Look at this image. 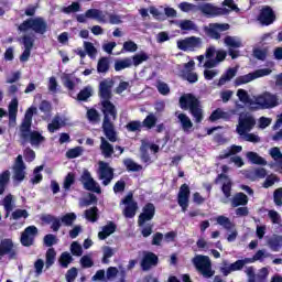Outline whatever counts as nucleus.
Listing matches in <instances>:
<instances>
[{
    "label": "nucleus",
    "mask_w": 282,
    "mask_h": 282,
    "mask_svg": "<svg viewBox=\"0 0 282 282\" xmlns=\"http://www.w3.org/2000/svg\"><path fill=\"white\" fill-rule=\"evenodd\" d=\"M34 111L36 108H29L25 111L24 118L20 124V144L25 147L29 142L34 149H39L45 142V137L36 131L32 130V118H34Z\"/></svg>",
    "instance_id": "1"
},
{
    "label": "nucleus",
    "mask_w": 282,
    "mask_h": 282,
    "mask_svg": "<svg viewBox=\"0 0 282 282\" xmlns=\"http://www.w3.org/2000/svg\"><path fill=\"white\" fill-rule=\"evenodd\" d=\"M101 111L104 113V121L101 126L104 134L109 142H118V132L116 131V126L112 122V120L118 118V110L116 109V105L111 102V99L101 100Z\"/></svg>",
    "instance_id": "2"
},
{
    "label": "nucleus",
    "mask_w": 282,
    "mask_h": 282,
    "mask_svg": "<svg viewBox=\"0 0 282 282\" xmlns=\"http://www.w3.org/2000/svg\"><path fill=\"white\" fill-rule=\"evenodd\" d=\"M181 109H189L191 116L194 118L196 124H199L204 120V110L202 109V102L195 95L185 94L180 97Z\"/></svg>",
    "instance_id": "3"
},
{
    "label": "nucleus",
    "mask_w": 282,
    "mask_h": 282,
    "mask_svg": "<svg viewBox=\"0 0 282 282\" xmlns=\"http://www.w3.org/2000/svg\"><path fill=\"white\" fill-rule=\"evenodd\" d=\"M19 32H28V30H33L35 34H45L47 32V21L42 17L29 18L24 20L19 26Z\"/></svg>",
    "instance_id": "4"
},
{
    "label": "nucleus",
    "mask_w": 282,
    "mask_h": 282,
    "mask_svg": "<svg viewBox=\"0 0 282 282\" xmlns=\"http://www.w3.org/2000/svg\"><path fill=\"white\" fill-rule=\"evenodd\" d=\"M279 106V99L276 95L270 93H263L258 96L253 104V111H259V109H273V107Z\"/></svg>",
    "instance_id": "5"
},
{
    "label": "nucleus",
    "mask_w": 282,
    "mask_h": 282,
    "mask_svg": "<svg viewBox=\"0 0 282 282\" xmlns=\"http://www.w3.org/2000/svg\"><path fill=\"white\" fill-rule=\"evenodd\" d=\"M272 74V69L270 68H260L247 75L238 76L235 79V86L241 87V85H248V83H252V80H257V78H263V76H270Z\"/></svg>",
    "instance_id": "6"
},
{
    "label": "nucleus",
    "mask_w": 282,
    "mask_h": 282,
    "mask_svg": "<svg viewBox=\"0 0 282 282\" xmlns=\"http://www.w3.org/2000/svg\"><path fill=\"white\" fill-rule=\"evenodd\" d=\"M194 265L196 270L199 271V273L205 279H210L215 276V271L213 270V265L210 264V259L208 256H198L194 259Z\"/></svg>",
    "instance_id": "7"
},
{
    "label": "nucleus",
    "mask_w": 282,
    "mask_h": 282,
    "mask_svg": "<svg viewBox=\"0 0 282 282\" xmlns=\"http://www.w3.org/2000/svg\"><path fill=\"white\" fill-rule=\"evenodd\" d=\"M7 257L9 261H14L19 257V252L14 249V242L10 238L0 241V261Z\"/></svg>",
    "instance_id": "8"
},
{
    "label": "nucleus",
    "mask_w": 282,
    "mask_h": 282,
    "mask_svg": "<svg viewBox=\"0 0 282 282\" xmlns=\"http://www.w3.org/2000/svg\"><path fill=\"white\" fill-rule=\"evenodd\" d=\"M79 182L83 184L85 191H89L90 193H97V195H100L102 193V189L100 188V185L91 177V172L89 170H84Z\"/></svg>",
    "instance_id": "9"
},
{
    "label": "nucleus",
    "mask_w": 282,
    "mask_h": 282,
    "mask_svg": "<svg viewBox=\"0 0 282 282\" xmlns=\"http://www.w3.org/2000/svg\"><path fill=\"white\" fill-rule=\"evenodd\" d=\"M177 47L182 50V52H195V50L202 47V37L191 36L180 40L177 41Z\"/></svg>",
    "instance_id": "10"
},
{
    "label": "nucleus",
    "mask_w": 282,
    "mask_h": 282,
    "mask_svg": "<svg viewBox=\"0 0 282 282\" xmlns=\"http://www.w3.org/2000/svg\"><path fill=\"white\" fill-rule=\"evenodd\" d=\"M39 235V228L36 226L32 225L26 227L20 237V242L24 248H30V246H34V240L36 239V236Z\"/></svg>",
    "instance_id": "11"
},
{
    "label": "nucleus",
    "mask_w": 282,
    "mask_h": 282,
    "mask_svg": "<svg viewBox=\"0 0 282 282\" xmlns=\"http://www.w3.org/2000/svg\"><path fill=\"white\" fill-rule=\"evenodd\" d=\"M153 217H155V205L153 203H147L138 217L139 228H144L147 221H151Z\"/></svg>",
    "instance_id": "12"
},
{
    "label": "nucleus",
    "mask_w": 282,
    "mask_h": 282,
    "mask_svg": "<svg viewBox=\"0 0 282 282\" xmlns=\"http://www.w3.org/2000/svg\"><path fill=\"white\" fill-rule=\"evenodd\" d=\"M191 199V187L188 184L184 183L181 185L178 194H177V204L182 209V213H186L188 210Z\"/></svg>",
    "instance_id": "13"
},
{
    "label": "nucleus",
    "mask_w": 282,
    "mask_h": 282,
    "mask_svg": "<svg viewBox=\"0 0 282 282\" xmlns=\"http://www.w3.org/2000/svg\"><path fill=\"white\" fill-rule=\"evenodd\" d=\"M257 120L252 116L246 115L243 118L239 119V123L236 128L238 135H246L248 132L254 129Z\"/></svg>",
    "instance_id": "14"
},
{
    "label": "nucleus",
    "mask_w": 282,
    "mask_h": 282,
    "mask_svg": "<svg viewBox=\"0 0 282 282\" xmlns=\"http://www.w3.org/2000/svg\"><path fill=\"white\" fill-rule=\"evenodd\" d=\"M160 263V258L158 254L151 251H143V257L141 259L140 265L143 272H149L151 268H155Z\"/></svg>",
    "instance_id": "15"
},
{
    "label": "nucleus",
    "mask_w": 282,
    "mask_h": 282,
    "mask_svg": "<svg viewBox=\"0 0 282 282\" xmlns=\"http://www.w3.org/2000/svg\"><path fill=\"white\" fill-rule=\"evenodd\" d=\"M258 21L264 26L272 25V23L276 21V14L274 13V10H272V7H263L258 15Z\"/></svg>",
    "instance_id": "16"
},
{
    "label": "nucleus",
    "mask_w": 282,
    "mask_h": 282,
    "mask_svg": "<svg viewBox=\"0 0 282 282\" xmlns=\"http://www.w3.org/2000/svg\"><path fill=\"white\" fill-rule=\"evenodd\" d=\"M99 180H104V186H109L111 180H113V169H111L109 163L105 161L99 162Z\"/></svg>",
    "instance_id": "17"
},
{
    "label": "nucleus",
    "mask_w": 282,
    "mask_h": 282,
    "mask_svg": "<svg viewBox=\"0 0 282 282\" xmlns=\"http://www.w3.org/2000/svg\"><path fill=\"white\" fill-rule=\"evenodd\" d=\"M22 44L24 46V51L20 55V63H28L30 61V56L32 55V48L34 47V37L31 35H23Z\"/></svg>",
    "instance_id": "18"
},
{
    "label": "nucleus",
    "mask_w": 282,
    "mask_h": 282,
    "mask_svg": "<svg viewBox=\"0 0 282 282\" xmlns=\"http://www.w3.org/2000/svg\"><path fill=\"white\" fill-rule=\"evenodd\" d=\"M199 12L205 17H219L221 14H228V9H223L213 6L212 3H204L198 6Z\"/></svg>",
    "instance_id": "19"
},
{
    "label": "nucleus",
    "mask_w": 282,
    "mask_h": 282,
    "mask_svg": "<svg viewBox=\"0 0 282 282\" xmlns=\"http://www.w3.org/2000/svg\"><path fill=\"white\" fill-rule=\"evenodd\" d=\"M227 30H230V24L224 23H213L209 24V28L206 29L207 35H209L210 39H214L215 41H219L221 39V34L219 32H226Z\"/></svg>",
    "instance_id": "20"
},
{
    "label": "nucleus",
    "mask_w": 282,
    "mask_h": 282,
    "mask_svg": "<svg viewBox=\"0 0 282 282\" xmlns=\"http://www.w3.org/2000/svg\"><path fill=\"white\" fill-rule=\"evenodd\" d=\"M113 88V80L104 79L99 83V97L101 100H111L113 94L111 89Z\"/></svg>",
    "instance_id": "21"
},
{
    "label": "nucleus",
    "mask_w": 282,
    "mask_h": 282,
    "mask_svg": "<svg viewBox=\"0 0 282 282\" xmlns=\"http://www.w3.org/2000/svg\"><path fill=\"white\" fill-rule=\"evenodd\" d=\"M101 155L107 160L111 158L115 153L113 145L105 139V137H100V145H99Z\"/></svg>",
    "instance_id": "22"
},
{
    "label": "nucleus",
    "mask_w": 282,
    "mask_h": 282,
    "mask_svg": "<svg viewBox=\"0 0 282 282\" xmlns=\"http://www.w3.org/2000/svg\"><path fill=\"white\" fill-rule=\"evenodd\" d=\"M118 226H116V223L109 221L106 226L102 227V230L98 232V239L101 241H105L107 237H111L113 232H116Z\"/></svg>",
    "instance_id": "23"
},
{
    "label": "nucleus",
    "mask_w": 282,
    "mask_h": 282,
    "mask_svg": "<svg viewBox=\"0 0 282 282\" xmlns=\"http://www.w3.org/2000/svg\"><path fill=\"white\" fill-rule=\"evenodd\" d=\"M232 208H239V206H248V195L243 192L236 193L231 199Z\"/></svg>",
    "instance_id": "24"
},
{
    "label": "nucleus",
    "mask_w": 282,
    "mask_h": 282,
    "mask_svg": "<svg viewBox=\"0 0 282 282\" xmlns=\"http://www.w3.org/2000/svg\"><path fill=\"white\" fill-rule=\"evenodd\" d=\"M87 19H96L99 23H107V15L99 9H88L86 11Z\"/></svg>",
    "instance_id": "25"
},
{
    "label": "nucleus",
    "mask_w": 282,
    "mask_h": 282,
    "mask_svg": "<svg viewBox=\"0 0 282 282\" xmlns=\"http://www.w3.org/2000/svg\"><path fill=\"white\" fill-rule=\"evenodd\" d=\"M237 72H239L237 67L228 68L218 80L219 87L226 85L228 82H230L231 78H235V76H237Z\"/></svg>",
    "instance_id": "26"
},
{
    "label": "nucleus",
    "mask_w": 282,
    "mask_h": 282,
    "mask_svg": "<svg viewBox=\"0 0 282 282\" xmlns=\"http://www.w3.org/2000/svg\"><path fill=\"white\" fill-rule=\"evenodd\" d=\"M268 176V170L265 167H257L253 171L247 173L248 180L254 182L256 180H263Z\"/></svg>",
    "instance_id": "27"
},
{
    "label": "nucleus",
    "mask_w": 282,
    "mask_h": 282,
    "mask_svg": "<svg viewBox=\"0 0 282 282\" xmlns=\"http://www.w3.org/2000/svg\"><path fill=\"white\" fill-rule=\"evenodd\" d=\"M267 245L272 252H279L282 248V236L273 235L267 240Z\"/></svg>",
    "instance_id": "28"
},
{
    "label": "nucleus",
    "mask_w": 282,
    "mask_h": 282,
    "mask_svg": "<svg viewBox=\"0 0 282 282\" xmlns=\"http://www.w3.org/2000/svg\"><path fill=\"white\" fill-rule=\"evenodd\" d=\"M10 170H4L2 173H0V196L3 195V193H6V189L10 184Z\"/></svg>",
    "instance_id": "29"
},
{
    "label": "nucleus",
    "mask_w": 282,
    "mask_h": 282,
    "mask_svg": "<svg viewBox=\"0 0 282 282\" xmlns=\"http://www.w3.org/2000/svg\"><path fill=\"white\" fill-rule=\"evenodd\" d=\"M237 96L240 100V102H243V105H249L250 109H254V100L250 98V95L246 91V89H238Z\"/></svg>",
    "instance_id": "30"
},
{
    "label": "nucleus",
    "mask_w": 282,
    "mask_h": 282,
    "mask_svg": "<svg viewBox=\"0 0 282 282\" xmlns=\"http://www.w3.org/2000/svg\"><path fill=\"white\" fill-rule=\"evenodd\" d=\"M247 158L251 164H258L259 166H265L268 164V161L257 152H248Z\"/></svg>",
    "instance_id": "31"
},
{
    "label": "nucleus",
    "mask_w": 282,
    "mask_h": 282,
    "mask_svg": "<svg viewBox=\"0 0 282 282\" xmlns=\"http://www.w3.org/2000/svg\"><path fill=\"white\" fill-rule=\"evenodd\" d=\"M94 96V89H91L90 86L84 87L78 94H77V100L79 102H87L89 98Z\"/></svg>",
    "instance_id": "32"
},
{
    "label": "nucleus",
    "mask_w": 282,
    "mask_h": 282,
    "mask_svg": "<svg viewBox=\"0 0 282 282\" xmlns=\"http://www.w3.org/2000/svg\"><path fill=\"white\" fill-rule=\"evenodd\" d=\"M17 113H19V99L13 98L9 104V120L17 122Z\"/></svg>",
    "instance_id": "33"
},
{
    "label": "nucleus",
    "mask_w": 282,
    "mask_h": 282,
    "mask_svg": "<svg viewBox=\"0 0 282 282\" xmlns=\"http://www.w3.org/2000/svg\"><path fill=\"white\" fill-rule=\"evenodd\" d=\"M177 118L178 121L181 122L183 131L188 132L191 131V129H193V121H191V118H188L186 113H180Z\"/></svg>",
    "instance_id": "34"
},
{
    "label": "nucleus",
    "mask_w": 282,
    "mask_h": 282,
    "mask_svg": "<svg viewBox=\"0 0 282 282\" xmlns=\"http://www.w3.org/2000/svg\"><path fill=\"white\" fill-rule=\"evenodd\" d=\"M133 65L131 57H126L123 59H118L115 62V72H122Z\"/></svg>",
    "instance_id": "35"
},
{
    "label": "nucleus",
    "mask_w": 282,
    "mask_h": 282,
    "mask_svg": "<svg viewBox=\"0 0 282 282\" xmlns=\"http://www.w3.org/2000/svg\"><path fill=\"white\" fill-rule=\"evenodd\" d=\"M216 221L218 224V226H223V228H225V230H235V225L234 223L230 220V218L220 215L216 218Z\"/></svg>",
    "instance_id": "36"
},
{
    "label": "nucleus",
    "mask_w": 282,
    "mask_h": 282,
    "mask_svg": "<svg viewBox=\"0 0 282 282\" xmlns=\"http://www.w3.org/2000/svg\"><path fill=\"white\" fill-rule=\"evenodd\" d=\"M135 213H138V203L126 205L123 209V216L126 219H133V217H135Z\"/></svg>",
    "instance_id": "37"
},
{
    "label": "nucleus",
    "mask_w": 282,
    "mask_h": 282,
    "mask_svg": "<svg viewBox=\"0 0 282 282\" xmlns=\"http://www.w3.org/2000/svg\"><path fill=\"white\" fill-rule=\"evenodd\" d=\"M123 164H124L127 171L130 173H138V172L142 171V165L135 163L131 159L123 160Z\"/></svg>",
    "instance_id": "38"
},
{
    "label": "nucleus",
    "mask_w": 282,
    "mask_h": 282,
    "mask_svg": "<svg viewBox=\"0 0 282 282\" xmlns=\"http://www.w3.org/2000/svg\"><path fill=\"white\" fill-rule=\"evenodd\" d=\"M98 74H107L109 72V57H100L97 63Z\"/></svg>",
    "instance_id": "39"
},
{
    "label": "nucleus",
    "mask_w": 282,
    "mask_h": 282,
    "mask_svg": "<svg viewBox=\"0 0 282 282\" xmlns=\"http://www.w3.org/2000/svg\"><path fill=\"white\" fill-rule=\"evenodd\" d=\"M85 218L93 224L98 221V207L94 206L85 210Z\"/></svg>",
    "instance_id": "40"
},
{
    "label": "nucleus",
    "mask_w": 282,
    "mask_h": 282,
    "mask_svg": "<svg viewBox=\"0 0 282 282\" xmlns=\"http://www.w3.org/2000/svg\"><path fill=\"white\" fill-rule=\"evenodd\" d=\"M132 61V65L134 67H138L139 65H142V63L147 62L149 59V55L144 52H141L139 54L133 55L130 57Z\"/></svg>",
    "instance_id": "41"
},
{
    "label": "nucleus",
    "mask_w": 282,
    "mask_h": 282,
    "mask_svg": "<svg viewBox=\"0 0 282 282\" xmlns=\"http://www.w3.org/2000/svg\"><path fill=\"white\" fill-rule=\"evenodd\" d=\"M141 124H142V127H145L147 129H153V127H155V124H158V117H155V115H153V113L148 115Z\"/></svg>",
    "instance_id": "42"
},
{
    "label": "nucleus",
    "mask_w": 282,
    "mask_h": 282,
    "mask_svg": "<svg viewBox=\"0 0 282 282\" xmlns=\"http://www.w3.org/2000/svg\"><path fill=\"white\" fill-rule=\"evenodd\" d=\"M74 184H76V175L73 172H70L64 178L63 188L65 191H69V188H72Z\"/></svg>",
    "instance_id": "43"
},
{
    "label": "nucleus",
    "mask_w": 282,
    "mask_h": 282,
    "mask_svg": "<svg viewBox=\"0 0 282 282\" xmlns=\"http://www.w3.org/2000/svg\"><path fill=\"white\" fill-rule=\"evenodd\" d=\"M126 129L131 133H135V131H142V122L140 120L129 121L126 124Z\"/></svg>",
    "instance_id": "44"
},
{
    "label": "nucleus",
    "mask_w": 282,
    "mask_h": 282,
    "mask_svg": "<svg viewBox=\"0 0 282 282\" xmlns=\"http://www.w3.org/2000/svg\"><path fill=\"white\" fill-rule=\"evenodd\" d=\"M178 8L182 12H197L199 10V6L189 2H181Z\"/></svg>",
    "instance_id": "45"
},
{
    "label": "nucleus",
    "mask_w": 282,
    "mask_h": 282,
    "mask_svg": "<svg viewBox=\"0 0 282 282\" xmlns=\"http://www.w3.org/2000/svg\"><path fill=\"white\" fill-rule=\"evenodd\" d=\"M72 261H74V258L69 252H63L58 260L62 268H69V263H72Z\"/></svg>",
    "instance_id": "46"
},
{
    "label": "nucleus",
    "mask_w": 282,
    "mask_h": 282,
    "mask_svg": "<svg viewBox=\"0 0 282 282\" xmlns=\"http://www.w3.org/2000/svg\"><path fill=\"white\" fill-rule=\"evenodd\" d=\"M61 127H63V124L61 123V117L56 116L53 118L52 122L48 123L47 130L50 131V133H55L56 131H58V129H61Z\"/></svg>",
    "instance_id": "47"
},
{
    "label": "nucleus",
    "mask_w": 282,
    "mask_h": 282,
    "mask_svg": "<svg viewBox=\"0 0 282 282\" xmlns=\"http://www.w3.org/2000/svg\"><path fill=\"white\" fill-rule=\"evenodd\" d=\"M84 47L89 58H96V55L98 54V50H96V46H94V43L84 42Z\"/></svg>",
    "instance_id": "48"
},
{
    "label": "nucleus",
    "mask_w": 282,
    "mask_h": 282,
    "mask_svg": "<svg viewBox=\"0 0 282 282\" xmlns=\"http://www.w3.org/2000/svg\"><path fill=\"white\" fill-rule=\"evenodd\" d=\"M86 116L89 122H100V113L96 108L88 109Z\"/></svg>",
    "instance_id": "49"
},
{
    "label": "nucleus",
    "mask_w": 282,
    "mask_h": 282,
    "mask_svg": "<svg viewBox=\"0 0 282 282\" xmlns=\"http://www.w3.org/2000/svg\"><path fill=\"white\" fill-rule=\"evenodd\" d=\"M54 261H56V250H54V248H50L46 251V268H52V265H54Z\"/></svg>",
    "instance_id": "50"
},
{
    "label": "nucleus",
    "mask_w": 282,
    "mask_h": 282,
    "mask_svg": "<svg viewBox=\"0 0 282 282\" xmlns=\"http://www.w3.org/2000/svg\"><path fill=\"white\" fill-rule=\"evenodd\" d=\"M80 155H83L82 147H76V148L69 149L66 152V158H68V160H75V158H80Z\"/></svg>",
    "instance_id": "51"
},
{
    "label": "nucleus",
    "mask_w": 282,
    "mask_h": 282,
    "mask_svg": "<svg viewBox=\"0 0 282 282\" xmlns=\"http://www.w3.org/2000/svg\"><path fill=\"white\" fill-rule=\"evenodd\" d=\"M248 263H250V258H245V259H242V260H237L236 262H234V263L230 264V265H231V270H232L234 272H237V271H239V270H243V267H245L246 264H248Z\"/></svg>",
    "instance_id": "52"
},
{
    "label": "nucleus",
    "mask_w": 282,
    "mask_h": 282,
    "mask_svg": "<svg viewBox=\"0 0 282 282\" xmlns=\"http://www.w3.org/2000/svg\"><path fill=\"white\" fill-rule=\"evenodd\" d=\"M13 180L14 182H23L25 180V169L13 167Z\"/></svg>",
    "instance_id": "53"
},
{
    "label": "nucleus",
    "mask_w": 282,
    "mask_h": 282,
    "mask_svg": "<svg viewBox=\"0 0 282 282\" xmlns=\"http://www.w3.org/2000/svg\"><path fill=\"white\" fill-rule=\"evenodd\" d=\"M61 221L64 226H73L74 221H76V215L74 213H68L62 216Z\"/></svg>",
    "instance_id": "54"
},
{
    "label": "nucleus",
    "mask_w": 282,
    "mask_h": 282,
    "mask_svg": "<svg viewBox=\"0 0 282 282\" xmlns=\"http://www.w3.org/2000/svg\"><path fill=\"white\" fill-rule=\"evenodd\" d=\"M221 191L227 199L230 198L232 195V181L230 178L227 180V183L223 184Z\"/></svg>",
    "instance_id": "55"
},
{
    "label": "nucleus",
    "mask_w": 282,
    "mask_h": 282,
    "mask_svg": "<svg viewBox=\"0 0 282 282\" xmlns=\"http://www.w3.org/2000/svg\"><path fill=\"white\" fill-rule=\"evenodd\" d=\"M2 204L7 213H12V210L14 209V206L12 205V194L7 195L3 198Z\"/></svg>",
    "instance_id": "56"
},
{
    "label": "nucleus",
    "mask_w": 282,
    "mask_h": 282,
    "mask_svg": "<svg viewBox=\"0 0 282 282\" xmlns=\"http://www.w3.org/2000/svg\"><path fill=\"white\" fill-rule=\"evenodd\" d=\"M70 252L74 257H83V247L77 241L72 242Z\"/></svg>",
    "instance_id": "57"
},
{
    "label": "nucleus",
    "mask_w": 282,
    "mask_h": 282,
    "mask_svg": "<svg viewBox=\"0 0 282 282\" xmlns=\"http://www.w3.org/2000/svg\"><path fill=\"white\" fill-rule=\"evenodd\" d=\"M275 182H281L279 176H276L274 174H271V175L267 176V178L263 183V188H270V186H274Z\"/></svg>",
    "instance_id": "58"
},
{
    "label": "nucleus",
    "mask_w": 282,
    "mask_h": 282,
    "mask_svg": "<svg viewBox=\"0 0 282 282\" xmlns=\"http://www.w3.org/2000/svg\"><path fill=\"white\" fill-rule=\"evenodd\" d=\"M225 44L228 46V47H234V48H239L241 47V42L235 40V37L230 36V35H227L225 37Z\"/></svg>",
    "instance_id": "59"
},
{
    "label": "nucleus",
    "mask_w": 282,
    "mask_h": 282,
    "mask_svg": "<svg viewBox=\"0 0 282 282\" xmlns=\"http://www.w3.org/2000/svg\"><path fill=\"white\" fill-rule=\"evenodd\" d=\"M141 152V161L144 162V164H151V154H149V150L147 147L142 145L140 148Z\"/></svg>",
    "instance_id": "60"
},
{
    "label": "nucleus",
    "mask_w": 282,
    "mask_h": 282,
    "mask_svg": "<svg viewBox=\"0 0 282 282\" xmlns=\"http://www.w3.org/2000/svg\"><path fill=\"white\" fill-rule=\"evenodd\" d=\"M178 28L181 30H184V31H191V30H195V23L191 20H183L181 21V23L178 24Z\"/></svg>",
    "instance_id": "61"
},
{
    "label": "nucleus",
    "mask_w": 282,
    "mask_h": 282,
    "mask_svg": "<svg viewBox=\"0 0 282 282\" xmlns=\"http://www.w3.org/2000/svg\"><path fill=\"white\" fill-rule=\"evenodd\" d=\"M55 243H57L56 236L52 234L44 236V246H46V248H52V246H55Z\"/></svg>",
    "instance_id": "62"
},
{
    "label": "nucleus",
    "mask_w": 282,
    "mask_h": 282,
    "mask_svg": "<svg viewBox=\"0 0 282 282\" xmlns=\"http://www.w3.org/2000/svg\"><path fill=\"white\" fill-rule=\"evenodd\" d=\"M63 12H65V14H72V12H80V3L73 2L70 6L65 7Z\"/></svg>",
    "instance_id": "63"
},
{
    "label": "nucleus",
    "mask_w": 282,
    "mask_h": 282,
    "mask_svg": "<svg viewBox=\"0 0 282 282\" xmlns=\"http://www.w3.org/2000/svg\"><path fill=\"white\" fill-rule=\"evenodd\" d=\"M273 202L275 206H282V187H279L273 192Z\"/></svg>",
    "instance_id": "64"
}]
</instances>
